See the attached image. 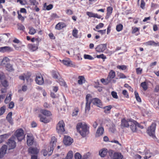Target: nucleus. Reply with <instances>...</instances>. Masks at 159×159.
<instances>
[{
    "instance_id": "8",
    "label": "nucleus",
    "mask_w": 159,
    "mask_h": 159,
    "mask_svg": "<svg viewBox=\"0 0 159 159\" xmlns=\"http://www.w3.org/2000/svg\"><path fill=\"white\" fill-rule=\"evenodd\" d=\"M31 74L30 73L27 72L26 73H24L23 74L19 76V78L20 79L23 81H25V79H26L27 82H31L33 81L32 79L30 78Z\"/></svg>"
},
{
    "instance_id": "40",
    "label": "nucleus",
    "mask_w": 159,
    "mask_h": 159,
    "mask_svg": "<svg viewBox=\"0 0 159 159\" xmlns=\"http://www.w3.org/2000/svg\"><path fill=\"white\" fill-rule=\"evenodd\" d=\"M73 157L72 152L70 151L67 153L66 157L64 159H72Z\"/></svg>"
},
{
    "instance_id": "28",
    "label": "nucleus",
    "mask_w": 159,
    "mask_h": 159,
    "mask_svg": "<svg viewBox=\"0 0 159 159\" xmlns=\"http://www.w3.org/2000/svg\"><path fill=\"white\" fill-rule=\"evenodd\" d=\"M40 112L43 115L47 117L50 116L52 115V113L50 111L45 110H40Z\"/></svg>"
},
{
    "instance_id": "3",
    "label": "nucleus",
    "mask_w": 159,
    "mask_h": 159,
    "mask_svg": "<svg viewBox=\"0 0 159 159\" xmlns=\"http://www.w3.org/2000/svg\"><path fill=\"white\" fill-rule=\"evenodd\" d=\"M156 126V124L154 123H153L148 128L147 130V133L148 135L152 137L153 139L156 138L155 130Z\"/></svg>"
},
{
    "instance_id": "19",
    "label": "nucleus",
    "mask_w": 159,
    "mask_h": 159,
    "mask_svg": "<svg viewBox=\"0 0 159 159\" xmlns=\"http://www.w3.org/2000/svg\"><path fill=\"white\" fill-rule=\"evenodd\" d=\"M7 149V147L6 145H3L0 149V158H2L6 153Z\"/></svg>"
},
{
    "instance_id": "25",
    "label": "nucleus",
    "mask_w": 159,
    "mask_h": 159,
    "mask_svg": "<svg viewBox=\"0 0 159 159\" xmlns=\"http://www.w3.org/2000/svg\"><path fill=\"white\" fill-rule=\"evenodd\" d=\"M116 76L115 71L112 70H111L108 73L107 78L111 81L112 80L115 78Z\"/></svg>"
},
{
    "instance_id": "44",
    "label": "nucleus",
    "mask_w": 159,
    "mask_h": 159,
    "mask_svg": "<svg viewBox=\"0 0 159 159\" xmlns=\"http://www.w3.org/2000/svg\"><path fill=\"white\" fill-rule=\"evenodd\" d=\"M134 94H135V97L137 100L138 102H141V100L139 96V93H138L137 91H135L134 92Z\"/></svg>"
},
{
    "instance_id": "60",
    "label": "nucleus",
    "mask_w": 159,
    "mask_h": 159,
    "mask_svg": "<svg viewBox=\"0 0 159 159\" xmlns=\"http://www.w3.org/2000/svg\"><path fill=\"white\" fill-rule=\"evenodd\" d=\"M103 26L104 24L102 23H100L96 26V28L97 30H98L100 28L103 27Z\"/></svg>"
},
{
    "instance_id": "45",
    "label": "nucleus",
    "mask_w": 159,
    "mask_h": 159,
    "mask_svg": "<svg viewBox=\"0 0 159 159\" xmlns=\"http://www.w3.org/2000/svg\"><path fill=\"white\" fill-rule=\"evenodd\" d=\"M123 28V25H122L120 24L116 25V29L118 32H120L122 30Z\"/></svg>"
},
{
    "instance_id": "48",
    "label": "nucleus",
    "mask_w": 159,
    "mask_h": 159,
    "mask_svg": "<svg viewBox=\"0 0 159 159\" xmlns=\"http://www.w3.org/2000/svg\"><path fill=\"white\" fill-rule=\"evenodd\" d=\"M12 45L16 50L20 51L21 50V45L13 44Z\"/></svg>"
},
{
    "instance_id": "38",
    "label": "nucleus",
    "mask_w": 159,
    "mask_h": 159,
    "mask_svg": "<svg viewBox=\"0 0 159 159\" xmlns=\"http://www.w3.org/2000/svg\"><path fill=\"white\" fill-rule=\"evenodd\" d=\"M9 136V134H5L0 135V143H1L4 141L5 139L8 138Z\"/></svg>"
},
{
    "instance_id": "31",
    "label": "nucleus",
    "mask_w": 159,
    "mask_h": 159,
    "mask_svg": "<svg viewBox=\"0 0 159 159\" xmlns=\"http://www.w3.org/2000/svg\"><path fill=\"white\" fill-rule=\"evenodd\" d=\"M107 152V149L103 148L99 151V154L102 157H104L106 155Z\"/></svg>"
},
{
    "instance_id": "23",
    "label": "nucleus",
    "mask_w": 159,
    "mask_h": 159,
    "mask_svg": "<svg viewBox=\"0 0 159 159\" xmlns=\"http://www.w3.org/2000/svg\"><path fill=\"white\" fill-rule=\"evenodd\" d=\"M129 126V125L127 120L125 118L121 120L120 127L122 129H123L125 127H128Z\"/></svg>"
},
{
    "instance_id": "12",
    "label": "nucleus",
    "mask_w": 159,
    "mask_h": 159,
    "mask_svg": "<svg viewBox=\"0 0 159 159\" xmlns=\"http://www.w3.org/2000/svg\"><path fill=\"white\" fill-rule=\"evenodd\" d=\"M107 48L106 44H102L97 46L95 48L96 51L99 52H104Z\"/></svg>"
},
{
    "instance_id": "5",
    "label": "nucleus",
    "mask_w": 159,
    "mask_h": 159,
    "mask_svg": "<svg viewBox=\"0 0 159 159\" xmlns=\"http://www.w3.org/2000/svg\"><path fill=\"white\" fill-rule=\"evenodd\" d=\"M15 136L17 138L19 141H20L23 139L25 136L23 129H17L14 133Z\"/></svg>"
},
{
    "instance_id": "6",
    "label": "nucleus",
    "mask_w": 159,
    "mask_h": 159,
    "mask_svg": "<svg viewBox=\"0 0 159 159\" xmlns=\"http://www.w3.org/2000/svg\"><path fill=\"white\" fill-rule=\"evenodd\" d=\"M92 96L90 94H88L86 97V103L85 108V112H89L90 109V105L92 101L91 98Z\"/></svg>"
},
{
    "instance_id": "14",
    "label": "nucleus",
    "mask_w": 159,
    "mask_h": 159,
    "mask_svg": "<svg viewBox=\"0 0 159 159\" xmlns=\"http://www.w3.org/2000/svg\"><path fill=\"white\" fill-rule=\"evenodd\" d=\"M104 132V129L103 127H99L95 134V136L97 138L102 136Z\"/></svg>"
},
{
    "instance_id": "50",
    "label": "nucleus",
    "mask_w": 159,
    "mask_h": 159,
    "mask_svg": "<svg viewBox=\"0 0 159 159\" xmlns=\"http://www.w3.org/2000/svg\"><path fill=\"white\" fill-rule=\"evenodd\" d=\"M9 59L7 57H5L3 58L2 62L4 64H6L9 61Z\"/></svg>"
},
{
    "instance_id": "21",
    "label": "nucleus",
    "mask_w": 159,
    "mask_h": 159,
    "mask_svg": "<svg viewBox=\"0 0 159 159\" xmlns=\"http://www.w3.org/2000/svg\"><path fill=\"white\" fill-rule=\"evenodd\" d=\"M113 8L110 6L107 7V13L105 18L106 19H108L111 15L113 11Z\"/></svg>"
},
{
    "instance_id": "59",
    "label": "nucleus",
    "mask_w": 159,
    "mask_h": 159,
    "mask_svg": "<svg viewBox=\"0 0 159 159\" xmlns=\"http://www.w3.org/2000/svg\"><path fill=\"white\" fill-rule=\"evenodd\" d=\"M145 3L143 0H141L140 7L143 9L145 8Z\"/></svg>"
},
{
    "instance_id": "46",
    "label": "nucleus",
    "mask_w": 159,
    "mask_h": 159,
    "mask_svg": "<svg viewBox=\"0 0 159 159\" xmlns=\"http://www.w3.org/2000/svg\"><path fill=\"white\" fill-rule=\"evenodd\" d=\"M116 67L117 69L122 70H125L127 68V66L125 65H118Z\"/></svg>"
},
{
    "instance_id": "51",
    "label": "nucleus",
    "mask_w": 159,
    "mask_h": 159,
    "mask_svg": "<svg viewBox=\"0 0 159 159\" xmlns=\"http://www.w3.org/2000/svg\"><path fill=\"white\" fill-rule=\"evenodd\" d=\"M1 83L2 85L5 87H7L8 85V82L6 80H2L1 81Z\"/></svg>"
},
{
    "instance_id": "49",
    "label": "nucleus",
    "mask_w": 159,
    "mask_h": 159,
    "mask_svg": "<svg viewBox=\"0 0 159 159\" xmlns=\"http://www.w3.org/2000/svg\"><path fill=\"white\" fill-rule=\"evenodd\" d=\"M96 57L98 58L102 59L103 61H104V60L107 58L106 56L103 54H101L100 55H97Z\"/></svg>"
},
{
    "instance_id": "53",
    "label": "nucleus",
    "mask_w": 159,
    "mask_h": 159,
    "mask_svg": "<svg viewBox=\"0 0 159 159\" xmlns=\"http://www.w3.org/2000/svg\"><path fill=\"white\" fill-rule=\"evenodd\" d=\"M29 1L31 5L36 6L39 4L36 0H29Z\"/></svg>"
},
{
    "instance_id": "64",
    "label": "nucleus",
    "mask_w": 159,
    "mask_h": 159,
    "mask_svg": "<svg viewBox=\"0 0 159 159\" xmlns=\"http://www.w3.org/2000/svg\"><path fill=\"white\" fill-rule=\"evenodd\" d=\"M111 94L113 98L116 99H117L118 98L117 93L116 92L114 91L112 92Z\"/></svg>"
},
{
    "instance_id": "47",
    "label": "nucleus",
    "mask_w": 159,
    "mask_h": 159,
    "mask_svg": "<svg viewBox=\"0 0 159 159\" xmlns=\"http://www.w3.org/2000/svg\"><path fill=\"white\" fill-rule=\"evenodd\" d=\"M78 31L76 29H74L73 30L72 34L74 37L77 38L78 37Z\"/></svg>"
},
{
    "instance_id": "26",
    "label": "nucleus",
    "mask_w": 159,
    "mask_h": 159,
    "mask_svg": "<svg viewBox=\"0 0 159 159\" xmlns=\"http://www.w3.org/2000/svg\"><path fill=\"white\" fill-rule=\"evenodd\" d=\"M134 121H136L134 120L132 121L133 123L130 125V128L131 130L133 133L136 132L137 131V126L136 125V124L135 123Z\"/></svg>"
},
{
    "instance_id": "2",
    "label": "nucleus",
    "mask_w": 159,
    "mask_h": 159,
    "mask_svg": "<svg viewBox=\"0 0 159 159\" xmlns=\"http://www.w3.org/2000/svg\"><path fill=\"white\" fill-rule=\"evenodd\" d=\"M57 139L55 136H52V137L50 143V150L48 152L45 149H43L42 150L41 152L44 156L47 155L49 156L52 155L54 148L56 146ZM49 150V148L48 149Z\"/></svg>"
},
{
    "instance_id": "7",
    "label": "nucleus",
    "mask_w": 159,
    "mask_h": 159,
    "mask_svg": "<svg viewBox=\"0 0 159 159\" xmlns=\"http://www.w3.org/2000/svg\"><path fill=\"white\" fill-rule=\"evenodd\" d=\"M65 124L63 120L60 121L57 124L56 129L57 132L60 134H62L65 131Z\"/></svg>"
},
{
    "instance_id": "36",
    "label": "nucleus",
    "mask_w": 159,
    "mask_h": 159,
    "mask_svg": "<svg viewBox=\"0 0 159 159\" xmlns=\"http://www.w3.org/2000/svg\"><path fill=\"white\" fill-rule=\"evenodd\" d=\"M112 108L111 105H109L105 107H103L104 112L106 113H109L110 112V110Z\"/></svg>"
},
{
    "instance_id": "32",
    "label": "nucleus",
    "mask_w": 159,
    "mask_h": 159,
    "mask_svg": "<svg viewBox=\"0 0 159 159\" xmlns=\"http://www.w3.org/2000/svg\"><path fill=\"white\" fill-rule=\"evenodd\" d=\"M122 157L120 153L115 152L113 154V159H122Z\"/></svg>"
},
{
    "instance_id": "61",
    "label": "nucleus",
    "mask_w": 159,
    "mask_h": 159,
    "mask_svg": "<svg viewBox=\"0 0 159 159\" xmlns=\"http://www.w3.org/2000/svg\"><path fill=\"white\" fill-rule=\"evenodd\" d=\"M75 159H80L81 156L80 153L77 152L75 155Z\"/></svg>"
},
{
    "instance_id": "17",
    "label": "nucleus",
    "mask_w": 159,
    "mask_h": 159,
    "mask_svg": "<svg viewBox=\"0 0 159 159\" xmlns=\"http://www.w3.org/2000/svg\"><path fill=\"white\" fill-rule=\"evenodd\" d=\"M13 51V49L9 46H5L0 48V52H10Z\"/></svg>"
},
{
    "instance_id": "58",
    "label": "nucleus",
    "mask_w": 159,
    "mask_h": 159,
    "mask_svg": "<svg viewBox=\"0 0 159 159\" xmlns=\"http://www.w3.org/2000/svg\"><path fill=\"white\" fill-rule=\"evenodd\" d=\"M6 107L5 106H3L0 108V115H3L5 112Z\"/></svg>"
},
{
    "instance_id": "63",
    "label": "nucleus",
    "mask_w": 159,
    "mask_h": 159,
    "mask_svg": "<svg viewBox=\"0 0 159 159\" xmlns=\"http://www.w3.org/2000/svg\"><path fill=\"white\" fill-rule=\"evenodd\" d=\"M66 14L69 15H72L73 14V11H72L70 9H67L66 10Z\"/></svg>"
},
{
    "instance_id": "39",
    "label": "nucleus",
    "mask_w": 159,
    "mask_h": 159,
    "mask_svg": "<svg viewBox=\"0 0 159 159\" xmlns=\"http://www.w3.org/2000/svg\"><path fill=\"white\" fill-rule=\"evenodd\" d=\"M140 86L145 91H146L148 89V84L145 81L141 83L140 84Z\"/></svg>"
},
{
    "instance_id": "13",
    "label": "nucleus",
    "mask_w": 159,
    "mask_h": 159,
    "mask_svg": "<svg viewBox=\"0 0 159 159\" xmlns=\"http://www.w3.org/2000/svg\"><path fill=\"white\" fill-rule=\"evenodd\" d=\"M63 142L65 145H70L73 143V139L70 136H65Z\"/></svg>"
},
{
    "instance_id": "54",
    "label": "nucleus",
    "mask_w": 159,
    "mask_h": 159,
    "mask_svg": "<svg viewBox=\"0 0 159 159\" xmlns=\"http://www.w3.org/2000/svg\"><path fill=\"white\" fill-rule=\"evenodd\" d=\"M152 154L150 153L146 152L145 153V156L144 157V159H149L152 156Z\"/></svg>"
},
{
    "instance_id": "35",
    "label": "nucleus",
    "mask_w": 159,
    "mask_h": 159,
    "mask_svg": "<svg viewBox=\"0 0 159 159\" xmlns=\"http://www.w3.org/2000/svg\"><path fill=\"white\" fill-rule=\"evenodd\" d=\"M100 81L104 85L108 84L111 82L107 78L106 79L102 78L100 79Z\"/></svg>"
},
{
    "instance_id": "4",
    "label": "nucleus",
    "mask_w": 159,
    "mask_h": 159,
    "mask_svg": "<svg viewBox=\"0 0 159 159\" xmlns=\"http://www.w3.org/2000/svg\"><path fill=\"white\" fill-rule=\"evenodd\" d=\"M15 137L12 136L8 139L6 143L7 144V148H8L9 150L14 149L16 147V143L15 142Z\"/></svg>"
},
{
    "instance_id": "55",
    "label": "nucleus",
    "mask_w": 159,
    "mask_h": 159,
    "mask_svg": "<svg viewBox=\"0 0 159 159\" xmlns=\"http://www.w3.org/2000/svg\"><path fill=\"white\" fill-rule=\"evenodd\" d=\"M122 93L125 98H129L128 93L126 90H123L122 92Z\"/></svg>"
},
{
    "instance_id": "52",
    "label": "nucleus",
    "mask_w": 159,
    "mask_h": 159,
    "mask_svg": "<svg viewBox=\"0 0 159 159\" xmlns=\"http://www.w3.org/2000/svg\"><path fill=\"white\" fill-rule=\"evenodd\" d=\"M11 95L10 94L9 96L8 97H7L5 100V102L7 104L11 100Z\"/></svg>"
},
{
    "instance_id": "20",
    "label": "nucleus",
    "mask_w": 159,
    "mask_h": 159,
    "mask_svg": "<svg viewBox=\"0 0 159 159\" xmlns=\"http://www.w3.org/2000/svg\"><path fill=\"white\" fill-rule=\"evenodd\" d=\"M39 150L37 148L30 147L28 149V152L29 153L33 155H37Z\"/></svg>"
},
{
    "instance_id": "15",
    "label": "nucleus",
    "mask_w": 159,
    "mask_h": 159,
    "mask_svg": "<svg viewBox=\"0 0 159 159\" xmlns=\"http://www.w3.org/2000/svg\"><path fill=\"white\" fill-rule=\"evenodd\" d=\"M91 100L93 105H96L99 107H102V104L100 99L97 98H94L91 99Z\"/></svg>"
},
{
    "instance_id": "29",
    "label": "nucleus",
    "mask_w": 159,
    "mask_h": 159,
    "mask_svg": "<svg viewBox=\"0 0 159 159\" xmlns=\"http://www.w3.org/2000/svg\"><path fill=\"white\" fill-rule=\"evenodd\" d=\"M12 112H10L8 114L6 118V119L8 122L11 125H12L13 124V121L12 118Z\"/></svg>"
},
{
    "instance_id": "43",
    "label": "nucleus",
    "mask_w": 159,
    "mask_h": 159,
    "mask_svg": "<svg viewBox=\"0 0 159 159\" xmlns=\"http://www.w3.org/2000/svg\"><path fill=\"white\" fill-rule=\"evenodd\" d=\"M79 111V109L78 107L75 108L73 111L72 115L73 116H76Z\"/></svg>"
},
{
    "instance_id": "1",
    "label": "nucleus",
    "mask_w": 159,
    "mask_h": 159,
    "mask_svg": "<svg viewBox=\"0 0 159 159\" xmlns=\"http://www.w3.org/2000/svg\"><path fill=\"white\" fill-rule=\"evenodd\" d=\"M76 129L83 137H85L89 133V127L85 123H79L76 125Z\"/></svg>"
},
{
    "instance_id": "10",
    "label": "nucleus",
    "mask_w": 159,
    "mask_h": 159,
    "mask_svg": "<svg viewBox=\"0 0 159 159\" xmlns=\"http://www.w3.org/2000/svg\"><path fill=\"white\" fill-rule=\"evenodd\" d=\"M36 83L39 85H42L44 83V80L42 75L40 73H38L36 75L35 78Z\"/></svg>"
},
{
    "instance_id": "16",
    "label": "nucleus",
    "mask_w": 159,
    "mask_h": 159,
    "mask_svg": "<svg viewBox=\"0 0 159 159\" xmlns=\"http://www.w3.org/2000/svg\"><path fill=\"white\" fill-rule=\"evenodd\" d=\"M38 117L40 118V121L44 123H48L50 121L51 119L46 116H44L42 114H39Z\"/></svg>"
},
{
    "instance_id": "62",
    "label": "nucleus",
    "mask_w": 159,
    "mask_h": 159,
    "mask_svg": "<svg viewBox=\"0 0 159 159\" xmlns=\"http://www.w3.org/2000/svg\"><path fill=\"white\" fill-rule=\"evenodd\" d=\"M136 72L137 75H140L142 71V69L140 68L136 69Z\"/></svg>"
},
{
    "instance_id": "37",
    "label": "nucleus",
    "mask_w": 159,
    "mask_h": 159,
    "mask_svg": "<svg viewBox=\"0 0 159 159\" xmlns=\"http://www.w3.org/2000/svg\"><path fill=\"white\" fill-rule=\"evenodd\" d=\"M6 69L9 71H12L14 70L12 65L10 64H7L5 66Z\"/></svg>"
},
{
    "instance_id": "56",
    "label": "nucleus",
    "mask_w": 159,
    "mask_h": 159,
    "mask_svg": "<svg viewBox=\"0 0 159 159\" xmlns=\"http://www.w3.org/2000/svg\"><path fill=\"white\" fill-rule=\"evenodd\" d=\"M84 57L85 59L89 60H93V58L89 55H84Z\"/></svg>"
},
{
    "instance_id": "42",
    "label": "nucleus",
    "mask_w": 159,
    "mask_h": 159,
    "mask_svg": "<svg viewBox=\"0 0 159 159\" xmlns=\"http://www.w3.org/2000/svg\"><path fill=\"white\" fill-rule=\"evenodd\" d=\"M18 14V18L22 22H24L25 20V17L21 15L19 13V11L17 12Z\"/></svg>"
},
{
    "instance_id": "30",
    "label": "nucleus",
    "mask_w": 159,
    "mask_h": 159,
    "mask_svg": "<svg viewBox=\"0 0 159 159\" xmlns=\"http://www.w3.org/2000/svg\"><path fill=\"white\" fill-rule=\"evenodd\" d=\"M143 44L146 46H151L153 45L156 46L158 44V43H156L154 41L152 40H150L148 42H145L143 43Z\"/></svg>"
},
{
    "instance_id": "24",
    "label": "nucleus",
    "mask_w": 159,
    "mask_h": 159,
    "mask_svg": "<svg viewBox=\"0 0 159 159\" xmlns=\"http://www.w3.org/2000/svg\"><path fill=\"white\" fill-rule=\"evenodd\" d=\"M86 14L90 17H94L97 18L98 19H101L102 17L101 15H98L97 13H94L91 12H87Z\"/></svg>"
},
{
    "instance_id": "27",
    "label": "nucleus",
    "mask_w": 159,
    "mask_h": 159,
    "mask_svg": "<svg viewBox=\"0 0 159 159\" xmlns=\"http://www.w3.org/2000/svg\"><path fill=\"white\" fill-rule=\"evenodd\" d=\"M78 79L77 83L79 85H82L83 83H84L86 81L84 76L83 75L79 76Z\"/></svg>"
},
{
    "instance_id": "22",
    "label": "nucleus",
    "mask_w": 159,
    "mask_h": 159,
    "mask_svg": "<svg viewBox=\"0 0 159 159\" xmlns=\"http://www.w3.org/2000/svg\"><path fill=\"white\" fill-rule=\"evenodd\" d=\"M66 25L65 23L63 22H60L57 24L55 26L56 29L60 30L66 27Z\"/></svg>"
},
{
    "instance_id": "9",
    "label": "nucleus",
    "mask_w": 159,
    "mask_h": 159,
    "mask_svg": "<svg viewBox=\"0 0 159 159\" xmlns=\"http://www.w3.org/2000/svg\"><path fill=\"white\" fill-rule=\"evenodd\" d=\"M60 61L64 65L67 66L75 68L76 66L75 62L71 61L69 58L64 59L62 61L60 60Z\"/></svg>"
},
{
    "instance_id": "18",
    "label": "nucleus",
    "mask_w": 159,
    "mask_h": 159,
    "mask_svg": "<svg viewBox=\"0 0 159 159\" xmlns=\"http://www.w3.org/2000/svg\"><path fill=\"white\" fill-rule=\"evenodd\" d=\"M34 138L32 135H27L26 141L27 145L29 146L32 145L34 143Z\"/></svg>"
},
{
    "instance_id": "41",
    "label": "nucleus",
    "mask_w": 159,
    "mask_h": 159,
    "mask_svg": "<svg viewBox=\"0 0 159 159\" xmlns=\"http://www.w3.org/2000/svg\"><path fill=\"white\" fill-rule=\"evenodd\" d=\"M29 34L31 35H33L35 34L36 32V31L34 29L33 27L29 28Z\"/></svg>"
},
{
    "instance_id": "57",
    "label": "nucleus",
    "mask_w": 159,
    "mask_h": 159,
    "mask_svg": "<svg viewBox=\"0 0 159 159\" xmlns=\"http://www.w3.org/2000/svg\"><path fill=\"white\" fill-rule=\"evenodd\" d=\"M18 29L20 30L24 31L25 29V27L23 25L20 24L18 25Z\"/></svg>"
},
{
    "instance_id": "33",
    "label": "nucleus",
    "mask_w": 159,
    "mask_h": 159,
    "mask_svg": "<svg viewBox=\"0 0 159 159\" xmlns=\"http://www.w3.org/2000/svg\"><path fill=\"white\" fill-rule=\"evenodd\" d=\"M126 78V76L123 73L119 72H117V77L116 78V79H124Z\"/></svg>"
},
{
    "instance_id": "34",
    "label": "nucleus",
    "mask_w": 159,
    "mask_h": 159,
    "mask_svg": "<svg viewBox=\"0 0 159 159\" xmlns=\"http://www.w3.org/2000/svg\"><path fill=\"white\" fill-rule=\"evenodd\" d=\"M52 77L55 79H58L59 74V73L56 71L52 70Z\"/></svg>"
},
{
    "instance_id": "11",
    "label": "nucleus",
    "mask_w": 159,
    "mask_h": 159,
    "mask_svg": "<svg viewBox=\"0 0 159 159\" xmlns=\"http://www.w3.org/2000/svg\"><path fill=\"white\" fill-rule=\"evenodd\" d=\"M39 45V42H38L36 44H29L27 45V48L31 52H34L38 49Z\"/></svg>"
}]
</instances>
